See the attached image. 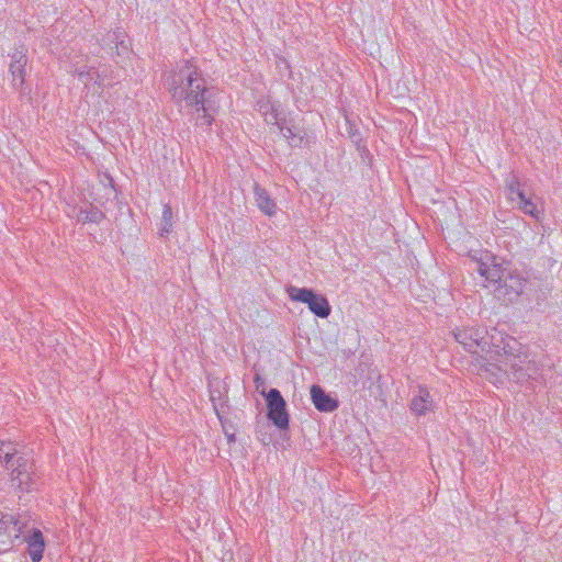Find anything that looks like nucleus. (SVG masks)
Listing matches in <instances>:
<instances>
[{"label":"nucleus","instance_id":"f257e3e1","mask_svg":"<svg viewBox=\"0 0 562 562\" xmlns=\"http://www.w3.org/2000/svg\"><path fill=\"white\" fill-rule=\"evenodd\" d=\"M172 100L190 109L195 125L207 128L220 109L218 91L207 86L201 69L190 60L177 65L166 79Z\"/></svg>","mask_w":562,"mask_h":562},{"label":"nucleus","instance_id":"a211bd4d","mask_svg":"<svg viewBox=\"0 0 562 562\" xmlns=\"http://www.w3.org/2000/svg\"><path fill=\"white\" fill-rule=\"evenodd\" d=\"M505 186L508 190L509 198L512 201L524 198L525 192L520 189V181L515 172H510L505 179Z\"/></svg>","mask_w":562,"mask_h":562},{"label":"nucleus","instance_id":"f03ea898","mask_svg":"<svg viewBox=\"0 0 562 562\" xmlns=\"http://www.w3.org/2000/svg\"><path fill=\"white\" fill-rule=\"evenodd\" d=\"M490 345L497 353L505 357L499 370L509 380L516 383H524L530 379L535 380L540 367L535 359H531L525 347L514 337L495 330L488 339Z\"/></svg>","mask_w":562,"mask_h":562},{"label":"nucleus","instance_id":"4468645a","mask_svg":"<svg viewBox=\"0 0 562 562\" xmlns=\"http://www.w3.org/2000/svg\"><path fill=\"white\" fill-rule=\"evenodd\" d=\"M71 217H76L78 222L86 223H101L105 215L104 213L93 204H89L86 207L80 206L79 209L74 207L72 212L69 214Z\"/></svg>","mask_w":562,"mask_h":562},{"label":"nucleus","instance_id":"412c9836","mask_svg":"<svg viewBox=\"0 0 562 562\" xmlns=\"http://www.w3.org/2000/svg\"><path fill=\"white\" fill-rule=\"evenodd\" d=\"M348 135L350 140L357 146V149L359 151H366L367 147L363 143V137L358 128L355 127V125L350 124L348 126Z\"/></svg>","mask_w":562,"mask_h":562},{"label":"nucleus","instance_id":"7ed1b4c3","mask_svg":"<svg viewBox=\"0 0 562 562\" xmlns=\"http://www.w3.org/2000/svg\"><path fill=\"white\" fill-rule=\"evenodd\" d=\"M260 394L266 400L267 418L280 430L289 429L290 415L288 405L278 389H270L268 392L262 389Z\"/></svg>","mask_w":562,"mask_h":562},{"label":"nucleus","instance_id":"6ab92c4d","mask_svg":"<svg viewBox=\"0 0 562 562\" xmlns=\"http://www.w3.org/2000/svg\"><path fill=\"white\" fill-rule=\"evenodd\" d=\"M172 231V209L169 204L164 205L161 216V227L159 231L160 236H166Z\"/></svg>","mask_w":562,"mask_h":562},{"label":"nucleus","instance_id":"f3484780","mask_svg":"<svg viewBox=\"0 0 562 562\" xmlns=\"http://www.w3.org/2000/svg\"><path fill=\"white\" fill-rule=\"evenodd\" d=\"M72 72L85 86H88L91 81L99 86L102 85L103 79L93 67H76Z\"/></svg>","mask_w":562,"mask_h":562},{"label":"nucleus","instance_id":"6e6552de","mask_svg":"<svg viewBox=\"0 0 562 562\" xmlns=\"http://www.w3.org/2000/svg\"><path fill=\"white\" fill-rule=\"evenodd\" d=\"M527 283L528 279L524 272L508 268L496 291L499 296L514 301L522 294Z\"/></svg>","mask_w":562,"mask_h":562},{"label":"nucleus","instance_id":"2eb2a0df","mask_svg":"<svg viewBox=\"0 0 562 562\" xmlns=\"http://www.w3.org/2000/svg\"><path fill=\"white\" fill-rule=\"evenodd\" d=\"M254 193L256 204L259 207V210L268 216H273L277 213L278 207L276 202L267 192V190L265 188H261L259 184L255 183Z\"/></svg>","mask_w":562,"mask_h":562},{"label":"nucleus","instance_id":"f8f14e48","mask_svg":"<svg viewBox=\"0 0 562 562\" xmlns=\"http://www.w3.org/2000/svg\"><path fill=\"white\" fill-rule=\"evenodd\" d=\"M22 541L27 543V552L32 562H41L45 549V540L43 533L37 528L23 536Z\"/></svg>","mask_w":562,"mask_h":562},{"label":"nucleus","instance_id":"b1692460","mask_svg":"<svg viewBox=\"0 0 562 562\" xmlns=\"http://www.w3.org/2000/svg\"><path fill=\"white\" fill-rule=\"evenodd\" d=\"M254 382L257 390L265 385V380L259 374H256Z\"/></svg>","mask_w":562,"mask_h":562},{"label":"nucleus","instance_id":"9d476101","mask_svg":"<svg viewBox=\"0 0 562 562\" xmlns=\"http://www.w3.org/2000/svg\"><path fill=\"white\" fill-rule=\"evenodd\" d=\"M27 49L23 46L15 47L13 53L10 54V65L9 71L12 76V85L15 89H20L23 87L26 77V66H27Z\"/></svg>","mask_w":562,"mask_h":562},{"label":"nucleus","instance_id":"5701e85b","mask_svg":"<svg viewBox=\"0 0 562 562\" xmlns=\"http://www.w3.org/2000/svg\"><path fill=\"white\" fill-rule=\"evenodd\" d=\"M11 521H13V515H2L0 518V532H8L10 525H12Z\"/></svg>","mask_w":562,"mask_h":562},{"label":"nucleus","instance_id":"9b49d317","mask_svg":"<svg viewBox=\"0 0 562 562\" xmlns=\"http://www.w3.org/2000/svg\"><path fill=\"white\" fill-rule=\"evenodd\" d=\"M436 407L432 397L425 386H418L417 393L411 400L409 408L416 416L434 412Z\"/></svg>","mask_w":562,"mask_h":562},{"label":"nucleus","instance_id":"4be33fe9","mask_svg":"<svg viewBox=\"0 0 562 562\" xmlns=\"http://www.w3.org/2000/svg\"><path fill=\"white\" fill-rule=\"evenodd\" d=\"M13 529L15 530L14 538L20 539L21 535H26V528H27V519L23 518L22 516H13V521H11Z\"/></svg>","mask_w":562,"mask_h":562},{"label":"nucleus","instance_id":"dca6fc26","mask_svg":"<svg viewBox=\"0 0 562 562\" xmlns=\"http://www.w3.org/2000/svg\"><path fill=\"white\" fill-rule=\"evenodd\" d=\"M24 453L19 450V445L10 440H0V459L4 468H12V463L23 457Z\"/></svg>","mask_w":562,"mask_h":562},{"label":"nucleus","instance_id":"aec40b11","mask_svg":"<svg viewBox=\"0 0 562 562\" xmlns=\"http://www.w3.org/2000/svg\"><path fill=\"white\" fill-rule=\"evenodd\" d=\"M518 200H519L518 207L520 211H522L525 214L532 216L533 218L539 220L540 212L537 210V206L531 201V199H528L525 194L524 198H520Z\"/></svg>","mask_w":562,"mask_h":562},{"label":"nucleus","instance_id":"20e7f679","mask_svg":"<svg viewBox=\"0 0 562 562\" xmlns=\"http://www.w3.org/2000/svg\"><path fill=\"white\" fill-rule=\"evenodd\" d=\"M286 293L292 301L307 304L308 310L317 317L327 318L330 315L331 307L328 300L323 295L315 293L308 288H297L290 285Z\"/></svg>","mask_w":562,"mask_h":562},{"label":"nucleus","instance_id":"393cba45","mask_svg":"<svg viewBox=\"0 0 562 562\" xmlns=\"http://www.w3.org/2000/svg\"><path fill=\"white\" fill-rule=\"evenodd\" d=\"M227 436V439H228V442H235L236 438H235V435L234 434H226Z\"/></svg>","mask_w":562,"mask_h":562},{"label":"nucleus","instance_id":"1a4fd4ad","mask_svg":"<svg viewBox=\"0 0 562 562\" xmlns=\"http://www.w3.org/2000/svg\"><path fill=\"white\" fill-rule=\"evenodd\" d=\"M453 335L456 340L472 353L479 352L480 349L484 350L490 345L487 333L481 328L467 327L457 329Z\"/></svg>","mask_w":562,"mask_h":562},{"label":"nucleus","instance_id":"ddd939ff","mask_svg":"<svg viewBox=\"0 0 562 562\" xmlns=\"http://www.w3.org/2000/svg\"><path fill=\"white\" fill-rule=\"evenodd\" d=\"M311 398L319 412L330 413L338 408L339 403L336 398L328 395L319 385H312Z\"/></svg>","mask_w":562,"mask_h":562},{"label":"nucleus","instance_id":"0eeeda50","mask_svg":"<svg viewBox=\"0 0 562 562\" xmlns=\"http://www.w3.org/2000/svg\"><path fill=\"white\" fill-rule=\"evenodd\" d=\"M475 270L481 277L491 284H501L502 279L505 277L508 268L497 261V258L490 252H485L479 260L474 262Z\"/></svg>","mask_w":562,"mask_h":562},{"label":"nucleus","instance_id":"39448f33","mask_svg":"<svg viewBox=\"0 0 562 562\" xmlns=\"http://www.w3.org/2000/svg\"><path fill=\"white\" fill-rule=\"evenodd\" d=\"M9 472L11 486L21 493L31 492L35 482V468L33 460L24 454L18 459L12 468H5Z\"/></svg>","mask_w":562,"mask_h":562},{"label":"nucleus","instance_id":"423d86ee","mask_svg":"<svg viewBox=\"0 0 562 562\" xmlns=\"http://www.w3.org/2000/svg\"><path fill=\"white\" fill-rule=\"evenodd\" d=\"M268 123H273L278 126L282 136L286 139L291 147H305L310 144L307 133L304 128L296 126L292 120L279 117L278 114H271V120L266 119Z\"/></svg>","mask_w":562,"mask_h":562}]
</instances>
